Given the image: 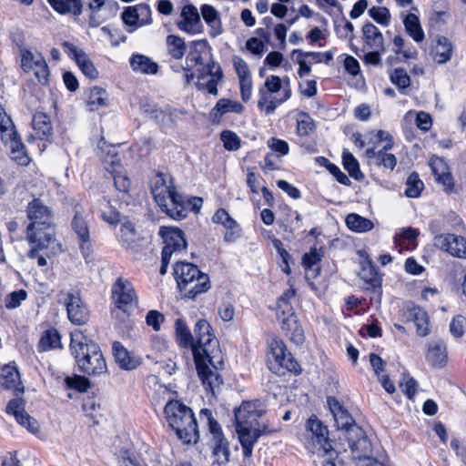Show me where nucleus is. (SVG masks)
<instances>
[{
  "label": "nucleus",
  "instance_id": "nucleus-1",
  "mask_svg": "<svg viewBox=\"0 0 466 466\" xmlns=\"http://www.w3.org/2000/svg\"><path fill=\"white\" fill-rule=\"evenodd\" d=\"M211 331V326L206 319H199L196 323L197 341L192 345V353L203 387L214 396L223 383L218 373L223 360L218 341Z\"/></svg>",
  "mask_w": 466,
  "mask_h": 466
},
{
  "label": "nucleus",
  "instance_id": "nucleus-2",
  "mask_svg": "<svg viewBox=\"0 0 466 466\" xmlns=\"http://www.w3.org/2000/svg\"><path fill=\"white\" fill-rule=\"evenodd\" d=\"M327 403L338 428L344 431L342 435L349 441L352 458L358 461H366L369 466L373 464L375 461L371 458V443L361 428L354 424L350 414L337 399L328 397Z\"/></svg>",
  "mask_w": 466,
  "mask_h": 466
},
{
  "label": "nucleus",
  "instance_id": "nucleus-3",
  "mask_svg": "<svg viewBox=\"0 0 466 466\" xmlns=\"http://www.w3.org/2000/svg\"><path fill=\"white\" fill-rule=\"evenodd\" d=\"M70 350L79 370L89 376H99L107 371L100 347L88 339L81 329L71 332Z\"/></svg>",
  "mask_w": 466,
  "mask_h": 466
},
{
  "label": "nucleus",
  "instance_id": "nucleus-4",
  "mask_svg": "<svg viewBox=\"0 0 466 466\" xmlns=\"http://www.w3.org/2000/svg\"><path fill=\"white\" fill-rule=\"evenodd\" d=\"M168 425L184 443H196L199 433L193 410L179 400H168L164 408Z\"/></svg>",
  "mask_w": 466,
  "mask_h": 466
},
{
  "label": "nucleus",
  "instance_id": "nucleus-5",
  "mask_svg": "<svg viewBox=\"0 0 466 466\" xmlns=\"http://www.w3.org/2000/svg\"><path fill=\"white\" fill-rule=\"evenodd\" d=\"M151 192L160 208L170 218H186L185 197L177 192L171 177L157 174L152 181Z\"/></svg>",
  "mask_w": 466,
  "mask_h": 466
},
{
  "label": "nucleus",
  "instance_id": "nucleus-6",
  "mask_svg": "<svg viewBox=\"0 0 466 466\" xmlns=\"http://www.w3.org/2000/svg\"><path fill=\"white\" fill-rule=\"evenodd\" d=\"M174 276L179 289L188 298L194 299L210 289L208 276L192 263L177 262Z\"/></svg>",
  "mask_w": 466,
  "mask_h": 466
},
{
  "label": "nucleus",
  "instance_id": "nucleus-7",
  "mask_svg": "<svg viewBox=\"0 0 466 466\" xmlns=\"http://www.w3.org/2000/svg\"><path fill=\"white\" fill-rule=\"evenodd\" d=\"M296 290L293 288L286 290L278 300L277 317L286 335L296 344L304 341V332L298 323L297 316L291 303L295 299Z\"/></svg>",
  "mask_w": 466,
  "mask_h": 466
},
{
  "label": "nucleus",
  "instance_id": "nucleus-8",
  "mask_svg": "<svg viewBox=\"0 0 466 466\" xmlns=\"http://www.w3.org/2000/svg\"><path fill=\"white\" fill-rule=\"evenodd\" d=\"M26 213L30 220L26 228V239L28 242L39 243L40 238H44L45 231L54 230L53 211L39 198H34L28 203Z\"/></svg>",
  "mask_w": 466,
  "mask_h": 466
},
{
  "label": "nucleus",
  "instance_id": "nucleus-9",
  "mask_svg": "<svg viewBox=\"0 0 466 466\" xmlns=\"http://www.w3.org/2000/svg\"><path fill=\"white\" fill-rule=\"evenodd\" d=\"M329 431L316 416H311L306 423L304 441L306 448L319 456L329 454L332 446L329 441Z\"/></svg>",
  "mask_w": 466,
  "mask_h": 466
},
{
  "label": "nucleus",
  "instance_id": "nucleus-10",
  "mask_svg": "<svg viewBox=\"0 0 466 466\" xmlns=\"http://www.w3.org/2000/svg\"><path fill=\"white\" fill-rule=\"evenodd\" d=\"M268 363L269 370L278 375H284L287 371L295 374L300 372L299 363L287 350L286 345L280 339H273L270 342Z\"/></svg>",
  "mask_w": 466,
  "mask_h": 466
},
{
  "label": "nucleus",
  "instance_id": "nucleus-11",
  "mask_svg": "<svg viewBox=\"0 0 466 466\" xmlns=\"http://www.w3.org/2000/svg\"><path fill=\"white\" fill-rule=\"evenodd\" d=\"M58 303L63 304L68 319L76 325H84L89 319V310L80 297L77 289H63L57 295Z\"/></svg>",
  "mask_w": 466,
  "mask_h": 466
},
{
  "label": "nucleus",
  "instance_id": "nucleus-12",
  "mask_svg": "<svg viewBox=\"0 0 466 466\" xmlns=\"http://www.w3.org/2000/svg\"><path fill=\"white\" fill-rule=\"evenodd\" d=\"M19 52L22 70L25 73L33 72L39 84L47 85L49 68L43 55L23 46L19 47Z\"/></svg>",
  "mask_w": 466,
  "mask_h": 466
},
{
  "label": "nucleus",
  "instance_id": "nucleus-13",
  "mask_svg": "<svg viewBox=\"0 0 466 466\" xmlns=\"http://www.w3.org/2000/svg\"><path fill=\"white\" fill-rule=\"evenodd\" d=\"M112 298L116 307L126 313L134 310L138 304V299L130 281L118 278L112 286Z\"/></svg>",
  "mask_w": 466,
  "mask_h": 466
},
{
  "label": "nucleus",
  "instance_id": "nucleus-14",
  "mask_svg": "<svg viewBox=\"0 0 466 466\" xmlns=\"http://www.w3.org/2000/svg\"><path fill=\"white\" fill-rule=\"evenodd\" d=\"M32 248L27 253L28 258H37V265L45 267L47 261L45 256H51L60 250L59 244L55 238V231L49 230L44 232V238H40L38 242H29Z\"/></svg>",
  "mask_w": 466,
  "mask_h": 466
},
{
  "label": "nucleus",
  "instance_id": "nucleus-15",
  "mask_svg": "<svg viewBox=\"0 0 466 466\" xmlns=\"http://www.w3.org/2000/svg\"><path fill=\"white\" fill-rule=\"evenodd\" d=\"M123 23L128 26V32H134L138 27L152 23V11L147 4H138L134 6H127L121 15Z\"/></svg>",
  "mask_w": 466,
  "mask_h": 466
},
{
  "label": "nucleus",
  "instance_id": "nucleus-16",
  "mask_svg": "<svg viewBox=\"0 0 466 466\" xmlns=\"http://www.w3.org/2000/svg\"><path fill=\"white\" fill-rule=\"evenodd\" d=\"M200 421L208 426L209 432L215 443L214 453L222 455L228 460L229 454L228 443L225 439L219 423L214 420L212 412L208 409H202L199 412Z\"/></svg>",
  "mask_w": 466,
  "mask_h": 466
},
{
  "label": "nucleus",
  "instance_id": "nucleus-17",
  "mask_svg": "<svg viewBox=\"0 0 466 466\" xmlns=\"http://www.w3.org/2000/svg\"><path fill=\"white\" fill-rule=\"evenodd\" d=\"M263 415L264 410L258 408L257 402L244 401L238 409L235 410L236 424L241 425L242 427H261L263 429H267L266 423L264 421H259Z\"/></svg>",
  "mask_w": 466,
  "mask_h": 466
},
{
  "label": "nucleus",
  "instance_id": "nucleus-18",
  "mask_svg": "<svg viewBox=\"0 0 466 466\" xmlns=\"http://www.w3.org/2000/svg\"><path fill=\"white\" fill-rule=\"evenodd\" d=\"M223 77L221 67L215 62L208 63L206 66L198 69L197 87L205 90L210 95H218V85Z\"/></svg>",
  "mask_w": 466,
  "mask_h": 466
},
{
  "label": "nucleus",
  "instance_id": "nucleus-19",
  "mask_svg": "<svg viewBox=\"0 0 466 466\" xmlns=\"http://www.w3.org/2000/svg\"><path fill=\"white\" fill-rule=\"evenodd\" d=\"M6 413L13 415L15 420L31 433L39 431V423L25 411V401L22 398L12 399L6 406Z\"/></svg>",
  "mask_w": 466,
  "mask_h": 466
},
{
  "label": "nucleus",
  "instance_id": "nucleus-20",
  "mask_svg": "<svg viewBox=\"0 0 466 466\" xmlns=\"http://www.w3.org/2000/svg\"><path fill=\"white\" fill-rule=\"evenodd\" d=\"M159 234L163 238L162 253L172 256L187 248V241L181 229L173 227H161Z\"/></svg>",
  "mask_w": 466,
  "mask_h": 466
},
{
  "label": "nucleus",
  "instance_id": "nucleus-21",
  "mask_svg": "<svg viewBox=\"0 0 466 466\" xmlns=\"http://www.w3.org/2000/svg\"><path fill=\"white\" fill-rule=\"evenodd\" d=\"M177 25L179 30L189 35H198L203 32L199 12L195 5L190 4L183 6Z\"/></svg>",
  "mask_w": 466,
  "mask_h": 466
},
{
  "label": "nucleus",
  "instance_id": "nucleus-22",
  "mask_svg": "<svg viewBox=\"0 0 466 466\" xmlns=\"http://www.w3.org/2000/svg\"><path fill=\"white\" fill-rule=\"evenodd\" d=\"M430 167L436 182L442 187L444 192L448 194L456 192L453 177L442 157H432L430 160Z\"/></svg>",
  "mask_w": 466,
  "mask_h": 466
},
{
  "label": "nucleus",
  "instance_id": "nucleus-23",
  "mask_svg": "<svg viewBox=\"0 0 466 466\" xmlns=\"http://www.w3.org/2000/svg\"><path fill=\"white\" fill-rule=\"evenodd\" d=\"M66 53L73 58L82 73L90 79H96L98 76V71L94 66L88 56L74 44L65 42L63 44Z\"/></svg>",
  "mask_w": 466,
  "mask_h": 466
},
{
  "label": "nucleus",
  "instance_id": "nucleus-24",
  "mask_svg": "<svg viewBox=\"0 0 466 466\" xmlns=\"http://www.w3.org/2000/svg\"><path fill=\"white\" fill-rule=\"evenodd\" d=\"M436 245L453 257L466 258V238L454 234L441 235L436 238Z\"/></svg>",
  "mask_w": 466,
  "mask_h": 466
},
{
  "label": "nucleus",
  "instance_id": "nucleus-25",
  "mask_svg": "<svg viewBox=\"0 0 466 466\" xmlns=\"http://www.w3.org/2000/svg\"><path fill=\"white\" fill-rule=\"evenodd\" d=\"M105 168L112 175L116 188L121 192H127L131 180L123 172L122 165L116 155L110 157V160H105Z\"/></svg>",
  "mask_w": 466,
  "mask_h": 466
},
{
  "label": "nucleus",
  "instance_id": "nucleus-26",
  "mask_svg": "<svg viewBox=\"0 0 466 466\" xmlns=\"http://www.w3.org/2000/svg\"><path fill=\"white\" fill-rule=\"evenodd\" d=\"M189 51L186 57V66L184 71L192 70L197 66H204L203 55L206 54L210 46L206 39L191 41L188 45Z\"/></svg>",
  "mask_w": 466,
  "mask_h": 466
},
{
  "label": "nucleus",
  "instance_id": "nucleus-27",
  "mask_svg": "<svg viewBox=\"0 0 466 466\" xmlns=\"http://www.w3.org/2000/svg\"><path fill=\"white\" fill-rule=\"evenodd\" d=\"M237 433L243 450L244 457H250L252 454L254 444L259 436L266 431L267 429L261 427L248 428L236 424Z\"/></svg>",
  "mask_w": 466,
  "mask_h": 466
},
{
  "label": "nucleus",
  "instance_id": "nucleus-28",
  "mask_svg": "<svg viewBox=\"0 0 466 466\" xmlns=\"http://www.w3.org/2000/svg\"><path fill=\"white\" fill-rule=\"evenodd\" d=\"M454 46L452 42L446 36H437L431 49V56L438 65L448 63L453 56Z\"/></svg>",
  "mask_w": 466,
  "mask_h": 466
},
{
  "label": "nucleus",
  "instance_id": "nucleus-29",
  "mask_svg": "<svg viewBox=\"0 0 466 466\" xmlns=\"http://www.w3.org/2000/svg\"><path fill=\"white\" fill-rule=\"evenodd\" d=\"M0 127L1 139L10 148V154L24 149V144L18 137L15 125L10 116H5Z\"/></svg>",
  "mask_w": 466,
  "mask_h": 466
},
{
  "label": "nucleus",
  "instance_id": "nucleus-30",
  "mask_svg": "<svg viewBox=\"0 0 466 466\" xmlns=\"http://www.w3.org/2000/svg\"><path fill=\"white\" fill-rule=\"evenodd\" d=\"M426 360L433 368L444 367L448 361L446 343L441 339L431 340L428 345Z\"/></svg>",
  "mask_w": 466,
  "mask_h": 466
},
{
  "label": "nucleus",
  "instance_id": "nucleus-31",
  "mask_svg": "<svg viewBox=\"0 0 466 466\" xmlns=\"http://www.w3.org/2000/svg\"><path fill=\"white\" fill-rule=\"evenodd\" d=\"M112 350L116 362L122 370H132L141 364L140 358L129 352L119 341L113 343Z\"/></svg>",
  "mask_w": 466,
  "mask_h": 466
},
{
  "label": "nucleus",
  "instance_id": "nucleus-32",
  "mask_svg": "<svg viewBox=\"0 0 466 466\" xmlns=\"http://www.w3.org/2000/svg\"><path fill=\"white\" fill-rule=\"evenodd\" d=\"M84 101L88 111H96L108 106L109 96L106 89L95 86L85 91Z\"/></svg>",
  "mask_w": 466,
  "mask_h": 466
},
{
  "label": "nucleus",
  "instance_id": "nucleus-33",
  "mask_svg": "<svg viewBox=\"0 0 466 466\" xmlns=\"http://www.w3.org/2000/svg\"><path fill=\"white\" fill-rule=\"evenodd\" d=\"M0 383L4 388L13 390L15 393L24 392L20 373L15 364H7L2 369Z\"/></svg>",
  "mask_w": 466,
  "mask_h": 466
},
{
  "label": "nucleus",
  "instance_id": "nucleus-34",
  "mask_svg": "<svg viewBox=\"0 0 466 466\" xmlns=\"http://www.w3.org/2000/svg\"><path fill=\"white\" fill-rule=\"evenodd\" d=\"M129 65L137 74L156 75L159 69L157 63L139 53H135L130 56Z\"/></svg>",
  "mask_w": 466,
  "mask_h": 466
},
{
  "label": "nucleus",
  "instance_id": "nucleus-35",
  "mask_svg": "<svg viewBox=\"0 0 466 466\" xmlns=\"http://www.w3.org/2000/svg\"><path fill=\"white\" fill-rule=\"evenodd\" d=\"M408 318L415 324L417 334L420 337H426L431 333L430 318L423 309L412 306L409 309Z\"/></svg>",
  "mask_w": 466,
  "mask_h": 466
},
{
  "label": "nucleus",
  "instance_id": "nucleus-36",
  "mask_svg": "<svg viewBox=\"0 0 466 466\" xmlns=\"http://www.w3.org/2000/svg\"><path fill=\"white\" fill-rule=\"evenodd\" d=\"M201 15L209 27V35L216 37L222 33V24L218 11L210 5L200 6Z\"/></svg>",
  "mask_w": 466,
  "mask_h": 466
},
{
  "label": "nucleus",
  "instance_id": "nucleus-37",
  "mask_svg": "<svg viewBox=\"0 0 466 466\" xmlns=\"http://www.w3.org/2000/svg\"><path fill=\"white\" fill-rule=\"evenodd\" d=\"M282 80V93L279 97L277 96H271V94L265 95L260 102V105L267 106V116L271 115L276 108L289 100L291 96L290 82L289 77H285Z\"/></svg>",
  "mask_w": 466,
  "mask_h": 466
},
{
  "label": "nucleus",
  "instance_id": "nucleus-38",
  "mask_svg": "<svg viewBox=\"0 0 466 466\" xmlns=\"http://www.w3.org/2000/svg\"><path fill=\"white\" fill-rule=\"evenodd\" d=\"M364 45L369 49L385 51L384 38L380 29L371 23L362 27Z\"/></svg>",
  "mask_w": 466,
  "mask_h": 466
},
{
  "label": "nucleus",
  "instance_id": "nucleus-39",
  "mask_svg": "<svg viewBox=\"0 0 466 466\" xmlns=\"http://www.w3.org/2000/svg\"><path fill=\"white\" fill-rule=\"evenodd\" d=\"M72 228L79 238L83 255L87 257L90 253L89 229L86 221L77 211L73 218Z\"/></svg>",
  "mask_w": 466,
  "mask_h": 466
},
{
  "label": "nucleus",
  "instance_id": "nucleus-40",
  "mask_svg": "<svg viewBox=\"0 0 466 466\" xmlns=\"http://www.w3.org/2000/svg\"><path fill=\"white\" fill-rule=\"evenodd\" d=\"M32 125L36 138L40 140L50 139L53 134V128L49 116L46 113H35L33 116Z\"/></svg>",
  "mask_w": 466,
  "mask_h": 466
},
{
  "label": "nucleus",
  "instance_id": "nucleus-41",
  "mask_svg": "<svg viewBox=\"0 0 466 466\" xmlns=\"http://www.w3.org/2000/svg\"><path fill=\"white\" fill-rule=\"evenodd\" d=\"M141 238L133 223L129 221L122 223L118 233V240L124 247L134 250Z\"/></svg>",
  "mask_w": 466,
  "mask_h": 466
},
{
  "label": "nucleus",
  "instance_id": "nucleus-42",
  "mask_svg": "<svg viewBox=\"0 0 466 466\" xmlns=\"http://www.w3.org/2000/svg\"><path fill=\"white\" fill-rule=\"evenodd\" d=\"M366 157L369 159H374L377 166H381L386 169L392 171L397 165L396 157L389 153L388 150L381 148L376 151L375 148H367L365 152Z\"/></svg>",
  "mask_w": 466,
  "mask_h": 466
},
{
  "label": "nucleus",
  "instance_id": "nucleus-43",
  "mask_svg": "<svg viewBox=\"0 0 466 466\" xmlns=\"http://www.w3.org/2000/svg\"><path fill=\"white\" fill-rule=\"evenodd\" d=\"M405 31L416 43H421L425 38L419 17L412 14H407L403 17Z\"/></svg>",
  "mask_w": 466,
  "mask_h": 466
},
{
  "label": "nucleus",
  "instance_id": "nucleus-44",
  "mask_svg": "<svg viewBox=\"0 0 466 466\" xmlns=\"http://www.w3.org/2000/svg\"><path fill=\"white\" fill-rule=\"evenodd\" d=\"M279 91L282 92V80L279 76L271 75L268 76L264 82V86L259 89L260 97L258 101V107L267 115V106L260 105L265 95L271 94L276 96Z\"/></svg>",
  "mask_w": 466,
  "mask_h": 466
},
{
  "label": "nucleus",
  "instance_id": "nucleus-45",
  "mask_svg": "<svg viewBox=\"0 0 466 466\" xmlns=\"http://www.w3.org/2000/svg\"><path fill=\"white\" fill-rule=\"evenodd\" d=\"M244 110L241 103L227 98L219 99L210 112L214 119H219L224 114L237 113L239 114Z\"/></svg>",
  "mask_w": 466,
  "mask_h": 466
},
{
  "label": "nucleus",
  "instance_id": "nucleus-46",
  "mask_svg": "<svg viewBox=\"0 0 466 466\" xmlns=\"http://www.w3.org/2000/svg\"><path fill=\"white\" fill-rule=\"evenodd\" d=\"M166 47L167 54L174 59H181L187 49V45L184 38L176 35H168L166 38Z\"/></svg>",
  "mask_w": 466,
  "mask_h": 466
},
{
  "label": "nucleus",
  "instance_id": "nucleus-47",
  "mask_svg": "<svg viewBox=\"0 0 466 466\" xmlns=\"http://www.w3.org/2000/svg\"><path fill=\"white\" fill-rule=\"evenodd\" d=\"M347 227L354 232L363 233L371 230L374 224L371 220L360 216L356 213H350L345 219Z\"/></svg>",
  "mask_w": 466,
  "mask_h": 466
},
{
  "label": "nucleus",
  "instance_id": "nucleus-48",
  "mask_svg": "<svg viewBox=\"0 0 466 466\" xmlns=\"http://www.w3.org/2000/svg\"><path fill=\"white\" fill-rule=\"evenodd\" d=\"M49 5L59 14L80 15L82 4L80 0H47Z\"/></svg>",
  "mask_w": 466,
  "mask_h": 466
},
{
  "label": "nucleus",
  "instance_id": "nucleus-49",
  "mask_svg": "<svg viewBox=\"0 0 466 466\" xmlns=\"http://www.w3.org/2000/svg\"><path fill=\"white\" fill-rule=\"evenodd\" d=\"M176 339L178 345L182 348H191L194 345L191 332L182 319H177L175 322Z\"/></svg>",
  "mask_w": 466,
  "mask_h": 466
},
{
  "label": "nucleus",
  "instance_id": "nucleus-50",
  "mask_svg": "<svg viewBox=\"0 0 466 466\" xmlns=\"http://www.w3.org/2000/svg\"><path fill=\"white\" fill-rule=\"evenodd\" d=\"M61 336L56 329H47L42 335L38 343V348L42 351L61 348Z\"/></svg>",
  "mask_w": 466,
  "mask_h": 466
},
{
  "label": "nucleus",
  "instance_id": "nucleus-51",
  "mask_svg": "<svg viewBox=\"0 0 466 466\" xmlns=\"http://www.w3.org/2000/svg\"><path fill=\"white\" fill-rule=\"evenodd\" d=\"M390 79L401 94H405V90L410 85V77L403 68L394 69L390 75Z\"/></svg>",
  "mask_w": 466,
  "mask_h": 466
},
{
  "label": "nucleus",
  "instance_id": "nucleus-52",
  "mask_svg": "<svg viewBox=\"0 0 466 466\" xmlns=\"http://www.w3.org/2000/svg\"><path fill=\"white\" fill-rule=\"evenodd\" d=\"M424 188L423 182L420 179L419 175L415 172L411 173L406 181L405 195L408 198H418Z\"/></svg>",
  "mask_w": 466,
  "mask_h": 466
},
{
  "label": "nucleus",
  "instance_id": "nucleus-53",
  "mask_svg": "<svg viewBox=\"0 0 466 466\" xmlns=\"http://www.w3.org/2000/svg\"><path fill=\"white\" fill-rule=\"evenodd\" d=\"M296 119L298 136L307 137L313 131L314 123L308 113L303 111L298 113Z\"/></svg>",
  "mask_w": 466,
  "mask_h": 466
},
{
  "label": "nucleus",
  "instance_id": "nucleus-54",
  "mask_svg": "<svg viewBox=\"0 0 466 466\" xmlns=\"http://www.w3.org/2000/svg\"><path fill=\"white\" fill-rule=\"evenodd\" d=\"M449 17L447 0H433L431 20L435 23L444 22Z\"/></svg>",
  "mask_w": 466,
  "mask_h": 466
},
{
  "label": "nucleus",
  "instance_id": "nucleus-55",
  "mask_svg": "<svg viewBox=\"0 0 466 466\" xmlns=\"http://www.w3.org/2000/svg\"><path fill=\"white\" fill-rule=\"evenodd\" d=\"M360 277L365 282L370 283L372 286H376L380 283L377 268L370 260L362 263Z\"/></svg>",
  "mask_w": 466,
  "mask_h": 466
},
{
  "label": "nucleus",
  "instance_id": "nucleus-56",
  "mask_svg": "<svg viewBox=\"0 0 466 466\" xmlns=\"http://www.w3.org/2000/svg\"><path fill=\"white\" fill-rule=\"evenodd\" d=\"M220 139L224 147L228 151H236L241 146V139L237 133L231 130H224L220 134Z\"/></svg>",
  "mask_w": 466,
  "mask_h": 466
},
{
  "label": "nucleus",
  "instance_id": "nucleus-57",
  "mask_svg": "<svg viewBox=\"0 0 466 466\" xmlns=\"http://www.w3.org/2000/svg\"><path fill=\"white\" fill-rule=\"evenodd\" d=\"M148 114L149 117L156 120L157 123L167 126L168 122H174L173 116L177 115V111L170 108L167 110L153 108Z\"/></svg>",
  "mask_w": 466,
  "mask_h": 466
},
{
  "label": "nucleus",
  "instance_id": "nucleus-58",
  "mask_svg": "<svg viewBox=\"0 0 466 466\" xmlns=\"http://www.w3.org/2000/svg\"><path fill=\"white\" fill-rule=\"evenodd\" d=\"M342 162L344 168L349 172V174L351 177L358 178V175L360 173V170L359 162L354 156L349 151H343Z\"/></svg>",
  "mask_w": 466,
  "mask_h": 466
},
{
  "label": "nucleus",
  "instance_id": "nucleus-59",
  "mask_svg": "<svg viewBox=\"0 0 466 466\" xmlns=\"http://www.w3.org/2000/svg\"><path fill=\"white\" fill-rule=\"evenodd\" d=\"M370 16L381 25H388L390 22V14L384 6H373L369 10Z\"/></svg>",
  "mask_w": 466,
  "mask_h": 466
},
{
  "label": "nucleus",
  "instance_id": "nucleus-60",
  "mask_svg": "<svg viewBox=\"0 0 466 466\" xmlns=\"http://www.w3.org/2000/svg\"><path fill=\"white\" fill-rule=\"evenodd\" d=\"M101 218L104 221L111 225H116L120 220V214L110 203L107 201L101 207Z\"/></svg>",
  "mask_w": 466,
  "mask_h": 466
},
{
  "label": "nucleus",
  "instance_id": "nucleus-61",
  "mask_svg": "<svg viewBox=\"0 0 466 466\" xmlns=\"http://www.w3.org/2000/svg\"><path fill=\"white\" fill-rule=\"evenodd\" d=\"M321 258V250L318 249L316 247L311 248L308 253L304 254L302 258V265L306 270L311 269L320 261Z\"/></svg>",
  "mask_w": 466,
  "mask_h": 466
},
{
  "label": "nucleus",
  "instance_id": "nucleus-62",
  "mask_svg": "<svg viewBox=\"0 0 466 466\" xmlns=\"http://www.w3.org/2000/svg\"><path fill=\"white\" fill-rule=\"evenodd\" d=\"M66 386L79 392H86L90 388L89 380L82 376L66 377Z\"/></svg>",
  "mask_w": 466,
  "mask_h": 466
},
{
  "label": "nucleus",
  "instance_id": "nucleus-63",
  "mask_svg": "<svg viewBox=\"0 0 466 466\" xmlns=\"http://www.w3.org/2000/svg\"><path fill=\"white\" fill-rule=\"evenodd\" d=\"M335 30L339 38L350 40L353 38L354 25L346 18H343L340 23L336 24Z\"/></svg>",
  "mask_w": 466,
  "mask_h": 466
},
{
  "label": "nucleus",
  "instance_id": "nucleus-64",
  "mask_svg": "<svg viewBox=\"0 0 466 466\" xmlns=\"http://www.w3.org/2000/svg\"><path fill=\"white\" fill-rule=\"evenodd\" d=\"M466 329V318L462 315L455 316L450 323V331L454 338H461Z\"/></svg>",
  "mask_w": 466,
  "mask_h": 466
}]
</instances>
